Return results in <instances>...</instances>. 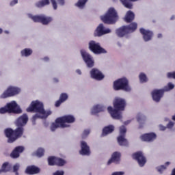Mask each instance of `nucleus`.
<instances>
[{
	"mask_svg": "<svg viewBox=\"0 0 175 175\" xmlns=\"http://www.w3.org/2000/svg\"><path fill=\"white\" fill-rule=\"evenodd\" d=\"M29 118L27 114H23L21 116L17 118L16 122V125L17 128L15 130H13L11 128L5 129L4 131V134L5 137L8 138V143L12 144L16 140H18L19 138L22 137L24 133L23 126L26 125L28 122Z\"/></svg>",
	"mask_w": 175,
	"mask_h": 175,
	"instance_id": "1",
	"label": "nucleus"
},
{
	"mask_svg": "<svg viewBox=\"0 0 175 175\" xmlns=\"http://www.w3.org/2000/svg\"><path fill=\"white\" fill-rule=\"evenodd\" d=\"M27 112L38 113L32 117L33 122H35L37 119H46L49 115L52 114V111H46L44 109V105L40 101H32L30 107L27 109Z\"/></svg>",
	"mask_w": 175,
	"mask_h": 175,
	"instance_id": "2",
	"label": "nucleus"
},
{
	"mask_svg": "<svg viewBox=\"0 0 175 175\" xmlns=\"http://www.w3.org/2000/svg\"><path fill=\"white\" fill-rule=\"evenodd\" d=\"M113 108L108 107L107 110L111 116L114 120H121L122 118L120 111L125 110L126 102L125 99L116 97L113 102Z\"/></svg>",
	"mask_w": 175,
	"mask_h": 175,
	"instance_id": "3",
	"label": "nucleus"
},
{
	"mask_svg": "<svg viewBox=\"0 0 175 175\" xmlns=\"http://www.w3.org/2000/svg\"><path fill=\"white\" fill-rule=\"evenodd\" d=\"M75 122V116H72L71 115H68L65 116H62L59 118H57L55 120V122L54 123H52L51 126V131H55V129H57L59 127L65 128L66 127V123L68 124H72Z\"/></svg>",
	"mask_w": 175,
	"mask_h": 175,
	"instance_id": "4",
	"label": "nucleus"
},
{
	"mask_svg": "<svg viewBox=\"0 0 175 175\" xmlns=\"http://www.w3.org/2000/svg\"><path fill=\"white\" fill-rule=\"evenodd\" d=\"M100 18L105 24H115L118 19V16L116 10L111 8L108 10L105 16Z\"/></svg>",
	"mask_w": 175,
	"mask_h": 175,
	"instance_id": "5",
	"label": "nucleus"
},
{
	"mask_svg": "<svg viewBox=\"0 0 175 175\" xmlns=\"http://www.w3.org/2000/svg\"><path fill=\"white\" fill-rule=\"evenodd\" d=\"M137 29V23H131L129 25L122 26L116 30V34L118 37L122 38L126 34L133 33Z\"/></svg>",
	"mask_w": 175,
	"mask_h": 175,
	"instance_id": "6",
	"label": "nucleus"
},
{
	"mask_svg": "<svg viewBox=\"0 0 175 175\" xmlns=\"http://www.w3.org/2000/svg\"><path fill=\"white\" fill-rule=\"evenodd\" d=\"M114 90H125L129 91L131 88L129 86V81L126 78L123 77L113 81Z\"/></svg>",
	"mask_w": 175,
	"mask_h": 175,
	"instance_id": "7",
	"label": "nucleus"
},
{
	"mask_svg": "<svg viewBox=\"0 0 175 175\" xmlns=\"http://www.w3.org/2000/svg\"><path fill=\"white\" fill-rule=\"evenodd\" d=\"M90 50L94 54H105L107 51L100 46L99 43H96L95 41H90L89 43Z\"/></svg>",
	"mask_w": 175,
	"mask_h": 175,
	"instance_id": "8",
	"label": "nucleus"
},
{
	"mask_svg": "<svg viewBox=\"0 0 175 175\" xmlns=\"http://www.w3.org/2000/svg\"><path fill=\"white\" fill-rule=\"evenodd\" d=\"M21 92V90L18 88L14 86H10L3 93L0 98L2 99H5L9 97H12L15 95H18Z\"/></svg>",
	"mask_w": 175,
	"mask_h": 175,
	"instance_id": "9",
	"label": "nucleus"
},
{
	"mask_svg": "<svg viewBox=\"0 0 175 175\" xmlns=\"http://www.w3.org/2000/svg\"><path fill=\"white\" fill-rule=\"evenodd\" d=\"M81 56H82L84 62L89 68H92L94 66V62L93 57L86 51H80Z\"/></svg>",
	"mask_w": 175,
	"mask_h": 175,
	"instance_id": "10",
	"label": "nucleus"
},
{
	"mask_svg": "<svg viewBox=\"0 0 175 175\" xmlns=\"http://www.w3.org/2000/svg\"><path fill=\"white\" fill-rule=\"evenodd\" d=\"M30 18L33 20L34 23H40L43 25H48L52 22L53 18L50 16H46L44 15L40 16H30Z\"/></svg>",
	"mask_w": 175,
	"mask_h": 175,
	"instance_id": "11",
	"label": "nucleus"
},
{
	"mask_svg": "<svg viewBox=\"0 0 175 175\" xmlns=\"http://www.w3.org/2000/svg\"><path fill=\"white\" fill-rule=\"evenodd\" d=\"M132 157L135 159L141 167H143L146 163V158L143 152H136L133 154Z\"/></svg>",
	"mask_w": 175,
	"mask_h": 175,
	"instance_id": "12",
	"label": "nucleus"
},
{
	"mask_svg": "<svg viewBox=\"0 0 175 175\" xmlns=\"http://www.w3.org/2000/svg\"><path fill=\"white\" fill-rule=\"evenodd\" d=\"M5 107L8 109L9 113L19 114L21 113V108L15 101H11L6 104Z\"/></svg>",
	"mask_w": 175,
	"mask_h": 175,
	"instance_id": "13",
	"label": "nucleus"
},
{
	"mask_svg": "<svg viewBox=\"0 0 175 175\" xmlns=\"http://www.w3.org/2000/svg\"><path fill=\"white\" fill-rule=\"evenodd\" d=\"M164 94H165V90H162V89L154 90L151 93L152 98L153 100L156 103H159Z\"/></svg>",
	"mask_w": 175,
	"mask_h": 175,
	"instance_id": "14",
	"label": "nucleus"
},
{
	"mask_svg": "<svg viewBox=\"0 0 175 175\" xmlns=\"http://www.w3.org/2000/svg\"><path fill=\"white\" fill-rule=\"evenodd\" d=\"M91 78L97 81L103 80L105 78L104 75L97 68H93L90 71Z\"/></svg>",
	"mask_w": 175,
	"mask_h": 175,
	"instance_id": "15",
	"label": "nucleus"
},
{
	"mask_svg": "<svg viewBox=\"0 0 175 175\" xmlns=\"http://www.w3.org/2000/svg\"><path fill=\"white\" fill-rule=\"evenodd\" d=\"M109 33H111V30L109 29H105L103 24H100V25L96 28L94 36H102L104 34H108Z\"/></svg>",
	"mask_w": 175,
	"mask_h": 175,
	"instance_id": "16",
	"label": "nucleus"
},
{
	"mask_svg": "<svg viewBox=\"0 0 175 175\" xmlns=\"http://www.w3.org/2000/svg\"><path fill=\"white\" fill-rule=\"evenodd\" d=\"M24 146H16L10 153V157L12 159H18L20 154L24 152Z\"/></svg>",
	"mask_w": 175,
	"mask_h": 175,
	"instance_id": "17",
	"label": "nucleus"
},
{
	"mask_svg": "<svg viewBox=\"0 0 175 175\" xmlns=\"http://www.w3.org/2000/svg\"><path fill=\"white\" fill-rule=\"evenodd\" d=\"M139 31L141 34H142L143 39L144 40H145V42H148L149 40H150L152 39V36L154 35V33L152 31L149 30H146L144 28H141Z\"/></svg>",
	"mask_w": 175,
	"mask_h": 175,
	"instance_id": "18",
	"label": "nucleus"
},
{
	"mask_svg": "<svg viewBox=\"0 0 175 175\" xmlns=\"http://www.w3.org/2000/svg\"><path fill=\"white\" fill-rule=\"evenodd\" d=\"M81 155H90L91 152L90 151V147L88 144L83 141L81 142V150L79 151Z\"/></svg>",
	"mask_w": 175,
	"mask_h": 175,
	"instance_id": "19",
	"label": "nucleus"
},
{
	"mask_svg": "<svg viewBox=\"0 0 175 175\" xmlns=\"http://www.w3.org/2000/svg\"><path fill=\"white\" fill-rule=\"evenodd\" d=\"M140 138L144 142H152L156 139L157 135L154 133H146L142 135Z\"/></svg>",
	"mask_w": 175,
	"mask_h": 175,
	"instance_id": "20",
	"label": "nucleus"
},
{
	"mask_svg": "<svg viewBox=\"0 0 175 175\" xmlns=\"http://www.w3.org/2000/svg\"><path fill=\"white\" fill-rule=\"evenodd\" d=\"M121 154L119 152H114L111 155V158L109 159L107 165H111L112 163H118L120 161Z\"/></svg>",
	"mask_w": 175,
	"mask_h": 175,
	"instance_id": "21",
	"label": "nucleus"
},
{
	"mask_svg": "<svg viewBox=\"0 0 175 175\" xmlns=\"http://www.w3.org/2000/svg\"><path fill=\"white\" fill-rule=\"evenodd\" d=\"M25 172L27 174H37L40 172V169L38 167H36L35 165H31L27 167Z\"/></svg>",
	"mask_w": 175,
	"mask_h": 175,
	"instance_id": "22",
	"label": "nucleus"
},
{
	"mask_svg": "<svg viewBox=\"0 0 175 175\" xmlns=\"http://www.w3.org/2000/svg\"><path fill=\"white\" fill-rule=\"evenodd\" d=\"M68 99V96L66 93H62L60 95L59 99L57 100L55 103V107H59L63 103Z\"/></svg>",
	"mask_w": 175,
	"mask_h": 175,
	"instance_id": "23",
	"label": "nucleus"
},
{
	"mask_svg": "<svg viewBox=\"0 0 175 175\" xmlns=\"http://www.w3.org/2000/svg\"><path fill=\"white\" fill-rule=\"evenodd\" d=\"M135 18V14L132 11H128L127 13H126L125 17H124V21L126 23H131L133 21Z\"/></svg>",
	"mask_w": 175,
	"mask_h": 175,
	"instance_id": "24",
	"label": "nucleus"
},
{
	"mask_svg": "<svg viewBox=\"0 0 175 175\" xmlns=\"http://www.w3.org/2000/svg\"><path fill=\"white\" fill-rule=\"evenodd\" d=\"M139 0H120L123 5L127 9H133V3L131 2H136Z\"/></svg>",
	"mask_w": 175,
	"mask_h": 175,
	"instance_id": "25",
	"label": "nucleus"
},
{
	"mask_svg": "<svg viewBox=\"0 0 175 175\" xmlns=\"http://www.w3.org/2000/svg\"><path fill=\"white\" fill-rule=\"evenodd\" d=\"M126 136L120 135L118 137L117 140L120 146H127L129 145L128 140L125 138Z\"/></svg>",
	"mask_w": 175,
	"mask_h": 175,
	"instance_id": "26",
	"label": "nucleus"
},
{
	"mask_svg": "<svg viewBox=\"0 0 175 175\" xmlns=\"http://www.w3.org/2000/svg\"><path fill=\"white\" fill-rule=\"evenodd\" d=\"M105 107L103 106H100L99 105H97L92 109L91 113L92 114H97L100 112L104 111Z\"/></svg>",
	"mask_w": 175,
	"mask_h": 175,
	"instance_id": "27",
	"label": "nucleus"
},
{
	"mask_svg": "<svg viewBox=\"0 0 175 175\" xmlns=\"http://www.w3.org/2000/svg\"><path fill=\"white\" fill-rule=\"evenodd\" d=\"M115 127L112 125H109L108 126H105L103 129V135L105 136L106 135H109L114 131Z\"/></svg>",
	"mask_w": 175,
	"mask_h": 175,
	"instance_id": "28",
	"label": "nucleus"
},
{
	"mask_svg": "<svg viewBox=\"0 0 175 175\" xmlns=\"http://www.w3.org/2000/svg\"><path fill=\"white\" fill-rule=\"evenodd\" d=\"M10 165L9 163L5 162L3 164L1 169H0V174H1L2 172L7 173L10 171Z\"/></svg>",
	"mask_w": 175,
	"mask_h": 175,
	"instance_id": "29",
	"label": "nucleus"
},
{
	"mask_svg": "<svg viewBox=\"0 0 175 175\" xmlns=\"http://www.w3.org/2000/svg\"><path fill=\"white\" fill-rule=\"evenodd\" d=\"M22 57H29L32 54V51L30 49H25L21 51Z\"/></svg>",
	"mask_w": 175,
	"mask_h": 175,
	"instance_id": "30",
	"label": "nucleus"
},
{
	"mask_svg": "<svg viewBox=\"0 0 175 175\" xmlns=\"http://www.w3.org/2000/svg\"><path fill=\"white\" fill-rule=\"evenodd\" d=\"M51 3H52V6L53 7L54 10H57V1L62 5H64L65 4V1L64 0H57V1H55V0H51Z\"/></svg>",
	"mask_w": 175,
	"mask_h": 175,
	"instance_id": "31",
	"label": "nucleus"
},
{
	"mask_svg": "<svg viewBox=\"0 0 175 175\" xmlns=\"http://www.w3.org/2000/svg\"><path fill=\"white\" fill-rule=\"evenodd\" d=\"M88 1V0H79L78 2L75 3V6L79 9H83L85 6Z\"/></svg>",
	"mask_w": 175,
	"mask_h": 175,
	"instance_id": "32",
	"label": "nucleus"
},
{
	"mask_svg": "<svg viewBox=\"0 0 175 175\" xmlns=\"http://www.w3.org/2000/svg\"><path fill=\"white\" fill-rule=\"evenodd\" d=\"M49 0H42L36 3V6L39 8L49 5Z\"/></svg>",
	"mask_w": 175,
	"mask_h": 175,
	"instance_id": "33",
	"label": "nucleus"
},
{
	"mask_svg": "<svg viewBox=\"0 0 175 175\" xmlns=\"http://www.w3.org/2000/svg\"><path fill=\"white\" fill-rule=\"evenodd\" d=\"M66 161L62 158L57 157L55 165L62 167L66 164Z\"/></svg>",
	"mask_w": 175,
	"mask_h": 175,
	"instance_id": "34",
	"label": "nucleus"
},
{
	"mask_svg": "<svg viewBox=\"0 0 175 175\" xmlns=\"http://www.w3.org/2000/svg\"><path fill=\"white\" fill-rule=\"evenodd\" d=\"M57 162V157H49L48 158L49 165L51 166L55 165Z\"/></svg>",
	"mask_w": 175,
	"mask_h": 175,
	"instance_id": "35",
	"label": "nucleus"
},
{
	"mask_svg": "<svg viewBox=\"0 0 175 175\" xmlns=\"http://www.w3.org/2000/svg\"><path fill=\"white\" fill-rule=\"evenodd\" d=\"M20 170V164L16 163L14 167H12V172L15 174V175H19L18 170Z\"/></svg>",
	"mask_w": 175,
	"mask_h": 175,
	"instance_id": "36",
	"label": "nucleus"
},
{
	"mask_svg": "<svg viewBox=\"0 0 175 175\" xmlns=\"http://www.w3.org/2000/svg\"><path fill=\"white\" fill-rule=\"evenodd\" d=\"M139 80L141 83H146L147 81H148V79H147V77L143 72L140 73L139 75Z\"/></svg>",
	"mask_w": 175,
	"mask_h": 175,
	"instance_id": "37",
	"label": "nucleus"
},
{
	"mask_svg": "<svg viewBox=\"0 0 175 175\" xmlns=\"http://www.w3.org/2000/svg\"><path fill=\"white\" fill-rule=\"evenodd\" d=\"M146 120V116H144V115H137V121L139 123H143L144 122H145Z\"/></svg>",
	"mask_w": 175,
	"mask_h": 175,
	"instance_id": "38",
	"label": "nucleus"
},
{
	"mask_svg": "<svg viewBox=\"0 0 175 175\" xmlns=\"http://www.w3.org/2000/svg\"><path fill=\"white\" fill-rule=\"evenodd\" d=\"M126 128L124 126H120V135L126 136Z\"/></svg>",
	"mask_w": 175,
	"mask_h": 175,
	"instance_id": "39",
	"label": "nucleus"
},
{
	"mask_svg": "<svg viewBox=\"0 0 175 175\" xmlns=\"http://www.w3.org/2000/svg\"><path fill=\"white\" fill-rule=\"evenodd\" d=\"M44 149L42 148H40L38 149V150L36 152V155L38 157H42L44 155Z\"/></svg>",
	"mask_w": 175,
	"mask_h": 175,
	"instance_id": "40",
	"label": "nucleus"
},
{
	"mask_svg": "<svg viewBox=\"0 0 175 175\" xmlns=\"http://www.w3.org/2000/svg\"><path fill=\"white\" fill-rule=\"evenodd\" d=\"M7 113H9V110L7 107L5 106L0 108V114H5Z\"/></svg>",
	"mask_w": 175,
	"mask_h": 175,
	"instance_id": "41",
	"label": "nucleus"
},
{
	"mask_svg": "<svg viewBox=\"0 0 175 175\" xmlns=\"http://www.w3.org/2000/svg\"><path fill=\"white\" fill-rule=\"evenodd\" d=\"M167 167L165 165H161L160 167H157V170L160 173L162 174L163 171L166 170Z\"/></svg>",
	"mask_w": 175,
	"mask_h": 175,
	"instance_id": "42",
	"label": "nucleus"
},
{
	"mask_svg": "<svg viewBox=\"0 0 175 175\" xmlns=\"http://www.w3.org/2000/svg\"><path fill=\"white\" fill-rule=\"evenodd\" d=\"M167 78L171 79H175V71L172 72H168L167 73Z\"/></svg>",
	"mask_w": 175,
	"mask_h": 175,
	"instance_id": "43",
	"label": "nucleus"
},
{
	"mask_svg": "<svg viewBox=\"0 0 175 175\" xmlns=\"http://www.w3.org/2000/svg\"><path fill=\"white\" fill-rule=\"evenodd\" d=\"M174 88V85L172 83H168L167 84V89H165V91H169L173 90Z\"/></svg>",
	"mask_w": 175,
	"mask_h": 175,
	"instance_id": "44",
	"label": "nucleus"
},
{
	"mask_svg": "<svg viewBox=\"0 0 175 175\" xmlns=\"http://www.w3.org/2000/svg\"><path fill=\"white\" fill-rule=\"evenodd\" d=\"M89 134H90V130L88 129L85 130L83 133V137L84 138L87 137Z\"/></svg>",
	"mask_w": 175,
	"mask_h": 175,
	"instance_id": "45",
	"label": "nucleus"
},
{
	"mask_svg": "<svg viewBox=\"0 0 175 175\" xmlns=\"http://www.w3.org/2000/svg\"><path fill=\"white\" fill-rule=\"evenodd\" d=\"M64 171H57L53 173V175H64Z\"/></svg>",
	"mask_w": 175,
	"mask_h": 175,
	"instance_id": "46",
	"label": "nucleus"
},
{
	"mask_svg": "<svg viewBox=\"0 0 175 175\" xmlns=\"http://www.w3.org/2000/svg\"><path fill=\"white\" fill-rule=\"evenodd\" d=\"M18 3V0H13L10 1V6H14V5L17 4Z\"/></svg>",
	"mask_w": 175,
	"mask_h": 175,
	"instance_id": "47",
	"label": "nucleus"
},
{
	"mask_svg": "<svg viewBox=\"0 0 175 175\" xmlns=\"http://www.w3.org/2000/svg\"><path fill=\"white\" fill-rule=\"evenodd\" d=\"M174 125V124L173 122H169L167 126L168 129H171L173 128Z\"/></svg>",
	"mask_w": 175,
	"mask_h": 175,
	"instance_id": "48",
	"label": "nucleus"
},
{
	"mask_svg": "<svg viewBox=\"0 0 175 175\" xmlns=\"http://www.w3.org/2000/svg\"><path fill=\"white\" fill-rule=\"evenodd\" d=\"M125 172H113L111 175H124Z\"/></svg>",
	"mask_w": 175,
	"mask_h": 175,
	"instance_id": "49",
	"label": "nucleus"
},
{
	"mask_svg": "<svg viewBox=\"0 0 175 175\" xmlns=\"http://www.w3.org/2000/svg\"><path fill=\"white\" fill-rule=\"evenodd\" d=\"M159 129L161 130V131H165L166 129V127L163 126L162 125H160L159 126Z\"/></svg>",
	"mask_w": 175,
	"mask_h": 175,
	"instance_id": "50",
	"label": "nucleus"
},
{
	"mask_svg": "<svg viewBox=\"0 0 175 175\" xmlns=\"http://www.w3.org/2000/svg\"><path fill=\"white\" fill-rule=\"evenodd\" d=\"M43 59H44V61H46V62H47V61L49 60V59L48 57H44L43 58Z\"/></svg>",
	"mask_w": 175,
	"mask_h": 175,
	"instance_id": "51",
	"label": "nucleus"
},
{
	"mask_svg": "<svg viewBox=\"0 0 175 175\" xmlns=\"http://www.w3.org/2000/svg\"><path fill=\"white\" fill-rule=\"evenodd\" d=\"M77 73L78 75H81V71L80 70H77Z\"/></svg>",
	"mask_w": 175,
	"mask_h": 175,
	"instance_id": "52",
	"label": "nucleus"
},
{
	"mask_svg": "<svg viewBox=\"0 0 175 175\" xmlns=\"http://www.w3.org/2000/svg\"><path fill=\"white\" fill-rule=\"evenodd\" d=\"M157 38H162V34L161 33L158 34Z\"/></svg>",
	"mask_w": 175,
	"mask_h": 175,
	"instance_id": "53",
	"label": "nucleus"
},
{
	"mask_svg": "<svg viewBox=\"0 0 175 175\" xmlns=\"http://www.w3.org/2000/svg\"><path fill=\"white\" fill-rule=\"evenodd\" d=\"M129 123H131V121L124 122V125H128Z\"/></svg>",
	"mask_w": 175,
	"mask_h": 175,
	"instance_id": "54",
	"label": "nucleus"
},
{
	"mask_svg": "<svg viewBox=\"0 0 175 175\" xmlns=\"http://www.w3.org/2000/svg\"><path fill=\"white\" fill-rule=\"evenodd\" d=\"M165 166H168L170 165V162L169 161L165 162Z\"/></svg>",
	"mask_w": 175,
	"mask_h": 175,
	"instance_id": "55",
	"label": "nucleus"
},
{
	"mask_svg": "<svg viewBox=\"0 0 175 175\" xmlns=\"http://www.w3.org/2000/svg\"><path fill=\"white\" fill-rule=\"evenodd\" d=\"M2 32H3V30H2V29L0 28V34H1Z\"/></svg>",
	"mask_w": 175,
	"mask_h": 175,
	"instance_id": "56",
	"label": "nucleus"
},
{
	"mask_svg": "<svg viewBox=\"0 0 175 175\" xmlns=\"http://www.w3.org/2000/svg\"><path fill=\"white\" fill-rule=\"evenodd\" d=\"M173 19H174V16L171 17V20H173Z\"/></svg>",
	"mask_w": 175,
	"mask_h": 175,
	"instance_id": "57",
	"label": "nucleus"
},
{
	"mask_svg": "<svg viewBox=\"0 0 175 175\" xmlns=\"http://www.w3.org/2000/svg\"><path fill=\"white\" fill-rule=\"evenodd\" d=\"M55 82H58V80L57 79H54Z\"/></svg>",
	"mask_w": 175,
	"mask_h": 175,
	"instance_id": "58",
	"label": "nucleus"
}]
</instances>
